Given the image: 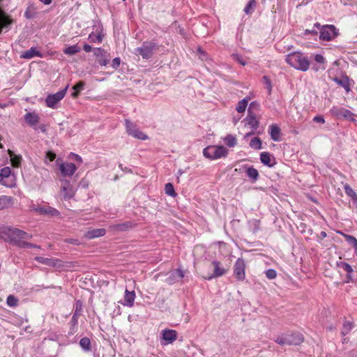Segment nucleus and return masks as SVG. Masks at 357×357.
I'll return each mask as SVG.
<instances>
[{
  "mask_svg": "<svg viewBox=\"0 0 357 357\" xmlns=\"http://www.w3.org/2000/svg\"><path fill=\"white\" fill-rule=\"evenodd\" d=\"M0 238L22 248L25 240L31 239L32 235L17 228L2 226L0 227Z\"/></svg>",
  "mask_w": 357,
  "mask_h": 357,
  "instance_id": "f257e3e1",
  "label": "nucleus"
},
{
  "mask_svg": "<svg viewBox=\"0 0 357 357\" xmlns=\"http://www.w3.org/2000/svg\"><path fill=\"white\" fill-rule=\"evenodd\" d=\"M286 61L296 70L305 72L309 69L310 61L300 52H291L286 56Z\"/></svg>",
  "mask_w": 357,
  "mask_h": 357,
  "instance_id": "f03ea898",
  "label": "nucleus"
},
{
  "mask_svg": "<svg viewBox=\"0 0 357 357\" xmlns=\"http://www.w3.org/2000/svg\"><path fill=\"white\" fill-rule=\"evenodd\" d=\"M275 341L281 346H297L304 341V337L299 333H287L278 335Z\"/></svg>",
  "mask_w": 357,
  "mask_h": 357,
  "instance_id": "7ed1b4c3",
  "label": "nucleus"
},
{
  "mask_svg": "<svg viewBox=\"0 0 357 357\" xmlns=\"http://www.w3.org/2000/svg\"><path fill=\"white\" fill-rule=\"evenodd\" d=\"M204 157L210 160H216L226 157L228 150L223 146H208L203 150Z\"/></svg>",
  "mask_w": 357,
  "mask_h": 357,
  "instance_id": "20e7f679",
  "label": "nucleus"
},
{
  "mask_svg": "<svg viewBox=\"0 0 357 357\" xmlns=\"http://www.w3.org/2000/svg\"><path fill=\"white\" fill-rule=\"evenodd\" d=\"M158 48V44L154 41H145L141 47L135 49V54H139L144 59L152 57L153 52Z\"/></svg>",
  "mask_w": 357,
  "mask_h": 357,
  "instance_id": "39448f33",
  "label": "nucleus"
},
{
  "mask_svg": "<svg viewBox=\"0 0 357 357\" xmlns=\"http://www.w3.org/2000/svg\"><path fill=\"white\" fill-rule=\"evenodd\" d=\"M314 26L319 29V38L322 40L329 41L337 35L336 28L334 25H324L321 26L319 23L317 22Z\"/></svg>",
  "mask_w": 357,
  "mask_h": 357,
  "instance_id": "423d86ee",
  "label": "nucleus"
},
{
  "mask_svg": "<svg viewBox=\"0 0 357 357\" xmlns=\"http://www.w3.org/2000/svg\"><path fill=\"white\" fill-rule=\"evenodd\" d=\"M68 87V85H67L65 89L56 93L48 95L45 99L46 105L48 107L54 108L55 105L64 98Z\"/></svg>",
  "mask_w": 357,
  "mask_h": 357,
  "instance_id": "0eeeda50",
  "label": "nucleus"
},
{
  "mask_svg": "<svg viewBox=\"0 0 357 357\" xmlns=\"http://www.w3.org/2000/svg\"><path fill=\"white\" fill-rule=\"evenodd\" d=\"M125 125L126 128V131L129 135H131L136 139L142 140H145L148 139V136L142 131H140L139 130H138L136 128V126L130 121L126 119Z\"/></svg>",
  "mask_w": 357,
  "mask_h": 357,
  "instance_id": "6e6552de",
  "label": "nucleus"
},
{
  "mask_svg": "<svg viewBox=\"0 0 357 357\" xmlns=\"http://www.w3.org/2000/svg\"><path fill=\"white\" fill-rule=\"evenodd\" d=\"M245 263L243 258H238L234 265V275L240 281L244 280L245 278Z\"/></svg>",
  "mask_w": 357,
  "mask_h": 357,
  "instance_id": "1a4fd4ad",
  "label": "nucleus"
},
{
  "mask_svg": "<svg viewBox=\"0 0 357 357\" xmlns=\"http://www.w3.org/2000/svg\"><path fill=\"white\" fill-rule=\"evenodd\" d=\"M211 265L213 266V273L204 278L207 280H211L213 278L221 277L226 274L228 271L227 268H224L222 266L221 262L214 260L212 261Z\"/></svg>",
  "mask_w": 357,
  "mask_h": 357,
  "instance_id": "9d476101",
  "label": "nucleus"
},
{
  "mask_svg": "<svg viewBox=\"0 0 357 357\" xmlns=\"http://www.w3.org/2000/svg\"><path fill=\"white\" fill-rule=\"evenodd\" d=\"M93 54L97 57L98 63L100 66H105L108 64L109 56L107 51L100 47H96L93 49Z\"/></svg>",
  "mask_w": 357,
  "mask_h": 357,
  "instance_id": "9b49d317",
  "label": "nucleus"
},
{
  "mask_svg": "<svg viewBox=\"0 0 357 357\" xmlns=\"http://www.w3.org/2000/svg\"><path fill=\"white\" fill-rule=\"evenodd\" d=\"M32 210L39 215H47L49 217H56L60 215L58 210L51 206L33 207Z\"/></svg>",
  "mask_w": 357,
  "mask_h": 357,
  "instance_id": "f8f14e48",
  "label": "nucleus"
},
{
  "mask_svg": "<svg viewBox=\"0 0 357 357\" xmlns=\"http://www.w3.org/2000/svg\"><path fill=\"white\" fill-rule=\"evenodd\" d=\"M162 340L165 341L162 344H172L177 339V332L173 329H164L162 331Z\"/></svg>",
  "mask_w": 357,
  "mask_h": 357,
  "instance_id": "ddd939ff",
  "label": "nucleus"
},
{
  "mask_svg": "<svg viewBox=\"0 0 357 357\" xmlns=\"http://www.w3.org/2000/svg\"><path fill=\"white\" fill-rule=\"evenodd\" d=\"M77 167L73 163H61L59 170L63 176H71L76 172Z\"/></svg>",
  "mask_w": 357,
  "mask_h": 357,
  "instance_id": "4468645a",
  "label": "nucleus"
},
{
  "mask_svg": "<svg viewBox=\"0 0 357 357\" xmlns=\"http://www.w3.org/2000/svg\"><path fill=\"white\" fill-rule=\"evenodd\" d=\"M184 278V273L180 268H176L169 273V275L166 279V282L169 284H173L176 282Z\"/></svg>",
  "mask_w": 357,
  "mask_h": 357,
  "instance_id": "2eb2a0df",
  "label": "nucleus"
},
{
  "mask_svg": "<svg viewBox=\"0 0 357 357\" xmlns=\"http://www.w3.org/2000/svg\"><path fill=\"white\" fill-rule=\"evenodd\" d=\"M40 117L38 114L35 112H27L24 115V121L29 126L33 128L34 130H37L36 126L38 123Z\"/></svg>",
  "mask_w": 357,
  "mask_h": 357,
  "instance_id": "dca6fc26",
  "label": "nucleus"
},
{
  "mask_svg": "<svg viewBox=\"0 0 357 357\" xmlns=\"http://www.w3.org/2000/svg\"><path fill=\"white\" fill-rule=\"evenodd\" d=\"M13 22V19L0 8V33L3 29L8 28Z\"/></svg>",
  "mask_w": 357,
  "mask_h": 357,
  "instance_id": "f3484780",
  "label": "nucleus"
},
{
  "mask_svg": "<svg viewBox=\"0 0 357 357\" xmlns=\"http://www.w3.org/2000/svg\"><path fill=\"white\" fill-rule=\"evenodd\" d=\"M61 192L64 199H70L74 196V190L68 181H64L61 188Z\"/></svg>",
  "mask_w": 357,
  "mask_h": 357,
  "instance_id": "a211bd4d",
  "label": "nucleus"
},
{
  "mask_svg": "<svg viewBox=\"0 0 357 357\" xmlns=\"http://www.w3.org/2000/svg\"><path fill=\"white\" fill-rule=\"evenodd\" d=\"M136 224L131 221H127L122 223L116 224L112 226V228L115 231H126L135 227Z\"/></svg>",
  "mask_w": 357,
  "mask_h": 357,
  "instance_id": "6ab92c4d",
  "label": "nucleus"
},
{
  "mask_svg": "<svg viewBox=\"0 0 357 357\" xmlns=\"http://www.w3.org/2000/svg\"><path fill=\"white\" fill-rule=\"evenodd\" d=\"M245 173L247 176L251 180L252 183H255L259 178V172L257 169L252 166L245 165Z\"/></svg>",
  "mask_w": 357,
  "mask_h": 357,
  "instance_id": "aec40b11",
  "label": "nucleus"
},
{
  "mask_svg": "<svg viewBox=\"0 0 357 357\" xmlns=\"http://www.w3.org/2000/svg\"><path fill=\"white\" fill-rule=\"evenodd\" d=\"M269 134L271 138L275 142H279L280 139L281 130L277 124H272L269 126Z\"/></svg>",
  "mask_w": 357,
  "mask_h": 357,
  "instance_id": "412c9836",
  "label": "nucleus"
},
{
  "mask_svg": "<svg viewBox=\"0 0 357 357\" xmlns=\"http://www.w3.org/2000/svg\"><path fill=\"white\" fill-rule=\"evenodd\" d=\"M11 174V169L8 167H5L0 169V183L7 187H11V185L6 183L4 179L9 178Z\"/></svg>",
  "mask_w": 357,
  "mask_h": 357,
  "instance_id": "4be33fe9",
  "label": "nucleus"
},
{
  "mask_svg": "<svg viewBox=\"0 0 357 357\" xmlns=\"http://www.w3.org/2000/svg\"><path fill=\"white\" fill-rule=\"evenodd\" d=\"M246 122V124L249 125L253 130H255L258 128L259 122L256 118L255 114H248V116L244 119Z\"/></svg>",
  "mask_w": 357,
  "mask_h": 357,
  "instance_id": "5701e85b",
  "label": "nucleus"
},
{
  "mask_svg": "<svg viewBox=\"0 0 357 357\" xmlns=\"http://www.w3.org/2000/svg\"><path fill=\"white\" fill-rule=\"evenodd\" d=\"M135 298V293L134 291H129L126 289L124 296V302L122 303L123 305L128 307H132L134 305V301Z\"/></svg>",
  "mask_w": 357,
  "mask_h": 357,
  "instance_id": "b1692460",
  "label": "nucleus"
},
{
  "mask_svg": "<svg viewBox=\"0 0 357 357\" xmlns=\"http://www.w3.org/2000/svg\"><path fill=\"white\" fill-rule=\"evenodd\" d=\"M332 80L335 82L339 86H341L343 87L347 92H349L350 91V86H349V77L346 75L342 76V78L339 77H333L332 78Z\"/></svg>",
  "mask_w": 357,
  "mask_h": 357,
  "instance_id": "393cba45",
  "label": "nucleus"
},
{
  "mask_svg": "<svg viewBox=\"0 0 357 357\" xmlns=\"http://www.w3.org/2000/svg\"><path fill=\"white\" fill-rule=\"evenodd\" d=\"M272 160H275V158L268 152L261 153L260 160L264 165L269 167H273L275 162L271 163Z\"/></svg>",
  "mask_w": 357,
  "mask_h": 357,
  "instance_id": "a878e982",
  "label": "nucleus"
},
{
  "mask_svg": "<svg viewBox=\"0 0 357 357\" xmlns=\"http://www.w3.org/2000/svg\"><path fill=\"white\" fill-rule=\"evenodd\" d=\"M35 56L42 57L43 55L36 47H31L29 50L25 51L22 54V57L26 59H32Z\"/></svg>",
  "mask_w": 357,
  "mask_h": 357,
  "instance_id": "bb28decb",
  "label": "nucleus"
},
{
  "mask_svg": "<svg viewBox=\"0 0 357 357\" xmlns=\"http://www.w3.org/2000/svg\"><path fill=\"white\" fill-rule=\"evenodd\" d=\"M13 199L9 196L2 195L0 197V210L8 208L13 205Z\"/></svg>",
  "mask_w": 357,
  "mask_h": 357,
  "instance_id": "cd10ccee",
  "label": "nucleus"
},
{
  "mask_svg": "<svg viewBox=\"0 0 357 357\" xmlns=\"http://www.w3.org/2000/svg\"><path fill=\"white\" fill-rule=\"evenodd\" d=\"M106 233V231L105 229H92L91 231H89L87 233L86 236L89 238H95L100 236H103Z\"/></svg>",
  "mask_w": 357,
  "mask_h": 357,
  "instance_id": "c85d7f7f",
  "label": "nucleus"
},
{
  "mask_svg": "<svg viewBox=\"0 0 357 357\" xmlns=\"http://www.w3.org/2000/svg\"><path fill=\"white\" fill-rule=\"evenodd\" d=\"M78 319H79V317L73 315L71 320L69 323L70 330L68 332V335H73L77 332V325H78Z\"/></svg>",
  "mask_w": 357,
  "mask_h": 357,
  "instance_id": "c756f323",
  "label": "nucleus"
},
{
  "mask_svg": "<svg viewBox=\"0 0 357 357\" xmlns=\"http://www.w3.org/2000/svg\"><path fill=\"white\" fill-rule=\"evenodd\" d=\"M35 260L38 263L50 266H55L56 265V261H58L57 259L45 258L43 257H36Z\"/></svg>",
  "mask_w": 357,
  "mask_h": 357,
  "instance_id": "7c9ffc66",
  "label": "nucleus"
},
{
  "mask_svg": "<svg viewBox=\"0 0 357 357\" xmlns=\"http://www.w3.org/2000/svg\"><path fill=\"white\" fill-rule=\"evenodd\" d=\"M337 114L344 117L349 121H354V114L349 109L345 108H340L338 109Z\"/></svg>",
  "mask_w": 357,
  "mask_h": 357,
  "instance_id": "2f4dec72",
  "label": "nucleus"
},
{
  "mask_svg": "<svg viewBox=\"0 0 357 357\" xmlns=\"http://www.w3.org/2000/svg\"><path fill=\"white\" fill-rule=\"evenodd\" d=\"M84 86H85V83L83 81H79L78 82H77L73 86V89L74 90V91L71 96L75 98H77L80 91L84 89Z\"/></svg>",
  "mask_w": 357,
  "mask_h": 357,
  "instance_id": "473e14b6",
  "label": "nucleus"
},
{
  "mask_svg": "<svg viewBox=\"0 0 357 357\" xmlns=\"http://www.w3.org/2000/svg\"><path fill=\"white\" fill-rule=\"evenodd\" d=\"M337 265L338 267L343 269L344 271H346L347 273V278H348L347 282H349L351 279V273L353 272L352 267L349 264L344 262V261L337 262Z\"/></svg>",
  "mask_w": 357,
  "mask_h": 357,
  "instance_id": "72a5a7b5",
  "label": "nucleus"
},
{
  "mask_svg": "<svg viewBox=\"0 0 357 357\" xmlns=\"http://www.w3.org/2000/svg\"><path fill=\"white\" fill-rule=\"evenodd\" d=\"M81 51L80 47L77 45L68 46L63 49V52L67 55H74Z\"/></svg>",
  "mask_w": 357,
  "mask_h": 357,
  "instance_id": "f704fd0d",
  "label": "nucleus"
},
{
  "mask_svg": "<svg viewBox=\"0 0 357 357\" xmlns=\"http://www.w3.org/2000/svg\"><path fill=\"white\" fill-rule=\"evenodd\" d=\"M248 225H249L250 230L254 234L257 233L260 229V221L259 220H257V219L250 220L248 222Z\"/></svg>",
  "mask_w": 357,
  "mask_h": 357,
  "instance_id": "c9c22d12",
  "label": "nucleus"
},
{
  "mask_svg": "<svg viewBox=\"0 0 357 357\" xmlns=\"http://www.w3.org/2000/svg\"><path fill=\"white\" fill-rule=\"evenodd\" d=\"M79 345L85 351H89L91 349V340L87 337H84L79 340Z\"/></svg>",
  "mask_w": 357,
  "mask_h": 357,
  "instance_id": "e433bc0d",
  "label": "nucleus"
},
{
  "mask_svg": "<svg viewBox=\"0 0 357 357\" xmlns=\"http://www.w3.org/2000/svg\"><path fill=\"white\" fill-rule=\"evenodd\" d=\"M250 146L253 149L260 150L262 148L261 139L258 137H253L250 142Z\"/></svg>",
  "mask_w": 357,
  "mask_h": 357,
  "instance_id": "4c0bfd02",
  "label": "nucleus"
},
{
  "mask_svg": "<svg viewBox=\"0 0 357 357\" xmlns=\"http://www.w3.org/2000/svg\"><path fill=\"white\" fill-rule=\"evenodd\" d=\"M354 325L353 323L349 321H345L342 326V329L341 331V334L343 336L347 335L353 328Z\"/></svg>",
  "mask_w": 357,
  "mask_h": 357,
  "instance_id": "58836bf2",
  "label": "nucleus"
},
{
  "mask_svg": "<svg viewBox=\"0 0 357 357\" xmlns=\"http://www.w3.org/2000/svg\"><path fill=\"white\" fill-rule=\"evenodd\" d=\"M224 142L229 147H234L237 144L236 138L232 135H227L224 138Z\"/></svg>",
  "mask_w": 357,
  "mask_h": 357,
  "instance_id": "ea45409f",
  "label": "nucleus"
},
{
  "mask_svg": "<svg viewBox=\"0 0 357 357\" xmlns=\"http://www.w3.org/2000/svg\"><path fill=\"white\" fill-rule=\"evenodd\" d=\"M35 10L36 8L33 4H29L24 13V17L29 20L35 17Z\"/></svg>",
  "mask_w": 357,
  "mask_h": 357,
  "instance_id": "a19ab883",
  "label": "nucleus"
},
{
  "mask_svg": "<svg viewBox=\"0 0 357 357\" xmlns=\"http://www.w3.org/2000/svg\"><path fill=\"white\" fill-rule=\"evenodd\" d=\"M248 106V99L243 98L238 102L236 106V111L239 113L244 112Z\"/></svg>",
  "mask_w": 357,
  "mask_h": 357,
  "instance_id": "79ce46f5",
  "label": "nucleus"
},
{
  "mask_svg": "<svg viewBox=\"0 0 357 357\" xmlns=\"http://www.w3.org/2000/svg\"><path fill=\"white\" fill-rule=\"evenodd\" d=\"M344 237L347 243L353 246L355 253L357 254V239L354 236L347 234L344 235Z\"/></svg>",
  "mask_w": 357,
  "mask_h": 357,
  "instance_id": "37998d69",
  "label": "nucleus"
},
{
  "mask_svg": "<svg viewBox=\"0 0 357 357\" xmlns=\"http://www.w3.org/2000/svg\"><path fill=\"white\" fill-rule=\"evenodd\" d=\"M257 1L255 0H250L244 8V12L247 15L252 13V10L256 7Z\"/></svg>",
  "mask_w": 357,
  "mask_h": 357,
  "instance_id": "c03bdc74",
  "label": "nucleus"
},
{
  "mask_svg": "<svg viewBox=\"0 0 357 357\" xmlns=\"http://www.w3.org/2000/svg\"><path fill=\"white\" fill-rule=\"evenodd\" d=\"M165 193L172 197H175L176 196V193L175 192L174 188L171 183H167L165 187Z\"/></svg>",
  "mask_w": 357,
  "mask_h": 357,
  "instance_id": "a18cd8bd",
  "label": "nucleus"
},
{
  "mask_svg": "<svg viewBox=\"0 0 357 357\" xmlns=\"http://www.w3.org/2000/svg\"><path fill=\"white\" fill-rule=\"evenodd\" d=\"M82 308H83L82 302L80 300H77L75 303V312L73 313V315H75V316H77L79 317L82 312Z\"/></svg>",
  "mask_w": 357,
  "mask_h": 357,
  "instance_id": "49530a36",
  "label": "nucleus"
},
{
  "mask_svg": "<svg viewBox=\"0 0 357 357\" xmlns=\"http://www.w3.org/2000/svg\"><path fill=\"white\" fill-rule=\"evenodd\" d=\"M11 164L14 167H19L21 165L22 157L20 155H11Z\"/></svg>",
  "mask_w": 357,
  "mask_h": 357,
  "instance_id": "de8ad7c7",
  "label": "nucleus"
},
{
  "mask_svg": "<svg viewBox=\"0 0 357 357\" xmlns=\"http://www.w3.org/2000/svg\"><path fill=\"white\" fill-rule=\"evenodd\" d=\"M6 303L10 307H16L18 303V299L13 295H9L7 297Z\"/></svg>",
  "mask_w": 357,
  "mask_h": 357,
  "instance_id": "09e8293b",
  "label": "nucleus"
},
{
  "mask_svg": "<svg viewBox=\"0 0 357 357\" xmlns=\"http://www.w3.org/2000/svg\"><path fill=\"white\" fill-rule=\"evenodd\" d=\"M89 38L92 43H100L102 41L103 36H102L101 33H98L97 35H96L93 33H91L89 36Z\"/></svg>",
  "mask_w": 357,
  "mask_h": 357,
  "instance_id": "8fccbe9b",
  "label": "nucleus"
},
{
  "mask_svg": "<svg viewBox=\"0 0 357 357\" xmlns=\"http://www.w3.org/2000/svg\"><path fill=\"white\" fill-rule=\"evenodd\" d=\"M344 192H345L346 195L347 196H349V197H351V199H353L354 197H355L357 195L356 192L348 184H346L344 186Z\"/></svg>",
  "mask_w": 357,
  "mask_h": 357,
  "instance_id": "3c124183",
  "label": "nucleus"
},
{
  "mask_svg": "<svg viewBox=\"0 0 357 357\" xmlns=\"http://www.w3.org/2000/svg\"><path fill=\"white\" fill-rule=\"evenodd\" d=\"M260 108L259 104L257 101L252 102L248 107V113L255 114V111H258Z\"/></svg>",
  "mask_w": 357,
  "mask_h": 357,
  "instance_id": "603ef678",
  "label": "nucleus"
},
{
  "mask_svg": "<svg viewBox=\"0 0 357 357\" xmlns=\"http://www.w3.org/2000/svg\"><path fill=\"white\" fill-rule=\"evenodd\" d=\"M231 56L234 61H236L243 66L246 65L247 62L242 55L238 54H233Z\"/></svg>",
  "mask_w": 357,
  "mask_h": 357,
  "instance_id": "864d4df0",
  "label": "nucleus"
},
{
  "mask_svg": "<svg viewBox=\"0 0 357 357\" xmlns=\"http://www.w3.org/2000/svg\"><path fill=\"white\" fill-rule=\"evenodd\" d=\"M262 79L265 84L266 89L268 90V93L271 94L272 91V83L271 79L267 76H263Z\"/></svg>",
  "mask_w": 357,
  "mask_h": 357,
  "instance_id": "5fc2aeb1",
  "label": "nucleus"
},
{
  "mask_svg": "<svg viewBox=\"0 0 357 357\" xmlns=\"http://www.w3.org/2000/svg\"><path fill=\"white\" fill-rule=\"evenodd\" d=\"M266 276L270 280L275 279L277 276L276 271L273 268L268 269L266 272Z\"/></svg>",
  "mask_w": 357,
  "mask_h": 357,
  "instance_id": "6e6d98bb",
  "label": "nucleus"
},
{
  "mask_svg": "<svg viewBox=\"0 0 357 357\" xmlns=\"http://www.w3.org/2000/svg\"><path fill=\"white\" fill-rule=\"evenodd\" d=\"M314 59L317 63H319L321 66H324L326 63V59L321 54H315Z\"/></svg>",
  "mask_w": 357,
  "mask_h": 357,
  "instance_id": "4d7b16f0",
  "label": "nucleus"
},
{
  "mask_svg": "<svg viewBox=\"0 0 357 357\" xmlns=\"http://www.w3.org/2000/svg\"><path fill=\"white\" fill-rule=\"evenodd\" d=\"M22 248H38V249H40V246L36 244H33V243L25 241L24 243L22 244Z\"/></svg>",
  "mask_w": 357,
  "mask_h": 357,
  "instance_id": "13d9d810",
  "label": "nucleus"
},
{
  "mask_svg": "<svg viewBox=\"0 0 357 357\" xmlns=\"http://www.w3.org/2000/svg\"><path fill=\"white\" fill-rule=\"evenodd\" d=\"M121 63V59L119 57L114 58L112 61V66L114 69H117Z\"/></svg>",
  "mask_w": 357,
  "mask_h": 357,
  "instance_id": "bf43d9fd",
  "label": "nucleus"
},
{
  "mask_svg": "<svg viewBox=\"0 0 357 357\" xmlns=\"http://www.w3.org/2000/svg\"><path fill=\"white\" fill-rule=\"evenodd\" d=\"M70 158L73 160H75L76 162H78L79 163H81L82 162V158L79 155L74 153H71L70 154Z\"/></svg>",
  "mask_w": 357,
  "mask_h": 357,
  "instance_id": "052dcab7",
  "label": "nucleus"
},
{
  "mask_svg": "<svg viewBox=\"0 0 357 357\" xmlns=\"http://www.w3.org/2000/svg\"><path fill=\"white\" fill-rule=\"evenodd\" d=\"M46 158L49 159L50 161L52 162L56 158V154L52 151H48L46 153Z\"/></svg>",
  "mask_w": 357,
  "mask_h": 357,
  "instance_id": "680f3d73",
  "label": "nucleus"
},
{
  "mask_svg": "<svg viewBox=\"0 0 357 357\" xmlns=\"http://www.w3.org/2000/svg\"><path fill=\"white\" fill-rule=\"evenodd\" d=\"M313 121L317 123H324L325 119L322 116H315Z\"/></svg>",
  "mask_w": 357,
  "mask_h": 357,
  "instance_id": "e2e57ef3",
  "label": "nucleus"
},
{
  "mask_svg": "<svg viewBox=\"0 0 357 357\" xmlns=\"http://www.w3.org/2000/svg\"><path fill=\"white\" fill-rule=\"evenodd\" d=\"M312 70H313L314 71L317 72V71H319L320 69H321V70H325L326 67H325V66H317V65H314V66H312Z\"/></svg>",
  "mask_w": 357,
  "mask_h": 357,
  "instance_id": "0e129e2a",
  "label": "nucleus"
},
{
  "mask_svg": "<svg viewBox=\"0 0 357 357\" xmlns=\"http://www.w3.org/2000/svg\"><path fill=\"white\" fill-rule=\"evenodd\" d=\"M83 50L86 52H90L92 50V47L89 44H84V45L83 46Z\"/></svg>",
  "mask_w": 357,
  "mask_h": 357,
  "instance_id": "69168bd1",
  "label": "nucleus"
},
{
  "mask_svg": "<svg viewBox=\"0 0 357 357\" xmlns=\"http://www.w3.org/2000/svg\"><path fill=\"white\" fill-rule=\"evenodd\" d=\"M305 34H312V35H317V31H316L315 29H312V30H310V29H306L305 31Z\"/></svg>",
  "mask_w": 357,
  "mask_h": 357,
  "instance_id": "338daca9",
  "label": "nucleus"
},
{
  "mask_svg": "<svg viewBox=\"0 0 357 357\" xmlns=\"http://www.w3.org/2000/svg\"><path fill=\"white\" fill-rule=\"evenodd\" d=\"M38 128L43 133L46 132V131H47L46 126L45 124L40 125Z\"/></svg>",
  "mask_w": 357,
  "mask_h": 357,
  "instance_id": "774afa93",
  "label": "nucleus"
}]
</instances>
